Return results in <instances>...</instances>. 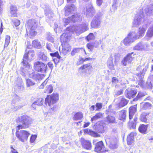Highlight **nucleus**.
I'll return each mask as SVG.
<instances>
[{"label":"nucleus","instance_id":"nucleus-9","mask_svg":"<svg viewBox=\"0 0 153 153\" xmlns=\"http://www.w3.org/2000/svg\"><path fill=\"white\" fill-rule=\"evenodd\" d=\"M34 68L38 72L44 73L46 71L47 67L44 63L38 61L34 63Z\"/></svg>","mask_w":153,"mask_h":153},{"label":"nucleus","instance_id":"nucleus-41","mask_svg":"<svg viewBox=\"0 0 153 153\" xmlns=\"http://www.w3.org/2000/svg\"><path fill=\"white\" fill-rule=\"evenodd\" d=\"M26 85L27 87H30L34 85L35 83L31 79H27L26 80Z\"/></svg>","mask_w":153,"mask_h":153},{"label":"nucleus","instance_id":"nucleus-57","mask_svg":"<svg viewBox=\"0 0 153 153\" xmlns=\"http://www.w3.org/2000/svg\"><path fill=\"white\" fill-rule=\"evenodd\" d=\"M79 48H75L71 52V54L72 56H74L75 54L79 52Z\"/></svg>","mask_w":153,"mask_h":153},{"label":"nucleus","instance_id":"nucleus-37","mask_svg":"<svg viewBox=\"0 0 153 153\" xmlns=\"http://www.w3.org/2000/svg\"><path fill=\"white\" fill-rule=\"evenodd\" d=\"M103 117V114L100 113L97 114L94 116L91 119V121L93 122V121H96L99 118H101Z\"/></svg>","mask_w":153,"mask_h":153},{"label":"nucleus","instance_id":"nucleus-36","mask_svg":"<svg viewBox=\"0 0 153 153\" xmlns=\"http://www.w3.org/2000/svg\"><path fill=\"white\" fill-rule=\"evenodd\" d=\"M109 146L110 148L112 149H114L116 148L117 147V145L116 140H111L110 142Z\"/></svg>","mask_w":153,"mask_h":153},{"label":"nucleus","instance_id":"nucleus-50","mask_svg":"<svg viewBox=\"0 0 153 153\" xmlns=\"http://www.w3.org/2000/svg\"><path fill=\"white\" fill-rule=\"evenodd\" d=\"M143 96V92H139L137 96V98H136L133 99V100L134 101L137 100L138 99H140Z\"/></svg>","mask_w":153,"mask_h":153},{"label":"nucleus","instance_id":"nucleus-27","mask_svg":"<svg viewBox=\"0 0 153 153\" xmlns=\"http://www.w3.org/2000/svg\"><path fill=\"white\" fill-rule=\"evenodd\" d=\"M83 117L82 113V112L79 111L75 114L73 117V119L74 120L77 121L82 119Z\"/></svg>","mask_w":153,"mask_h":153},{"label":"nucleus","instance_id":"nucleus-30","mask_svg":"<svg viewBox=\"0 0 153 153\" xmlns=\"http://www.w3.org/2000/svg\"><path fill=\"white\" fill-rule=\"evenodd\" d=\"M106 122L109 123H117L115 117L110 115H108L106 117Z\"/></svg>","mask_w":153,"mask_h":153},{"label":"nucleus","instance_id":"nucleus-3","mask_svg":"<svg viewBox=\"0 0 153 153\" xmlns=\"http://www.w3.org/2000/svg\"><path fill=\"white\" fill-rule=\"evenodd\" d=\"M34 55V52L33 50L29 51L27 52L26 51L23 58V61L21 63L24 67L26 68L28 66L29 67L28 61H30L33 59Z\"/></svg>","mask_w":153,"mask_h":153},{"label":"nucleus","instance_id":"nucleus-5","mask_svg":"<svg viewBox=\"0 0 153 153\" xmlns=\"http://www.w3.org/2000/svg\"><path fill=\"white\" fill-rule=\"evenodd\" d=\"M59 99L58 94L57 93L53 94L50 96L47 95L45 100V103L46 105H48L50 107L56 103Z\"/></svg>","mask_w":153,"mask_h":153},{"label":"nucleus","instance_id":"nucleus-19","mask_svg":"<svg viewBox=\"0 0 153 153\" xmlns=\"http://www.w3.org/2000/svg\"><path fill=\"white\" fill-rule=\"evenodd\" d=\"M81 142L83 148L89 150L91 149L92 145L91 143L89 141L86 140L83 138H81Z\"/></svg>","mask_w":153,"mask_h":153},{"label":"nucleus","instance_id":"nucleus-47","mask_svg":"<svg viewBox=\"0 0 153 153\" xmlns=\"http://www.w3.org/2000/svg\"><path fill=\"white\" fill-rule=\"evenodd\" d=\"M52 108H51L49 111V112L51 114H53L54 112L56 111L57 108L56 105H53Z\"/></svg>","mask_w":153,"mask_h":153},{"label":"nucleus","instance_id":"nucleus-45","mask_svg":"<svg viewBox=\"0 0 153 153\" xmlns=\"http://www.w3.org/2000/svg\"><path fill=\"white\" fill-rule=\"evenodd\" d=\"M95 38V37L92 33H90L86 37V39L88 41L94 40Z\"/></svg>","mask_w":153,"mask_h":153},{"label":"nucleus","instance_id":"nucleus-48","mask_svg":"<svg viewBox=\"0 0 153 153\" xmlns=\"http://www.w3.org/2000/svg\"><path fill=\"white\" fill-rule=\"evenodd\" d=\"M65 45L63 47L62 49V51L61 52H60V53H62L64 55H66L68 52H69L70 51H69V49H66V47L65 46Z\"/></svg>","mask_w":153,"mask_h":153},{"label":"nucleus","instance_id":"nucleus-59","mask_svg":"<svg viewBox=\"0 0 153 153\" xmlns=\"http://www.w3.org/2000/svg\"><path fill=\"white\" fill-rule=\"evenodd\" d=\"M36 135H32L30 138V141L31 143H33L36 138Z\"/></svg>","mask_w":153,"mask_h":153},{"label":"nucleus","instance_id":"nucleus-13","mask_svg":"<svg viewBox=\"0 0 153 153\" xmlns=\"http://www.w3.org/2000/svg\"><path fill=\"white\" fill-rule=\"evenodd\" d=\"M134 54L133 52L127 54L124 58L121 61L123 65L126 66L127 64H130L134 58Z\"/></svg>","mask_w":153,"mask_h":153},{"label":"nucleus","instance_id":"nucleus-53","mask_svg":"<svg viewBox=\"0 0 153 153\" xmlns=\"http://www.w3.org/2000/svg\"><path fill=\"white\" fill-rule=\"evenodd\" d=\"M90 135L95 137H98L100 136V135L98 133H96L93 131H91L90 132Z\"/></svg>","mask_w":153,"mask_h":153},{"label":"nucleus","instance_id":"nucleus-8","mask_svg":"<svg viewBox=\"0 0 153 153\" xmlns=\"http://www.w3.org/2000/svg\"><path fill=\"white\" fill-rule=\"evenodd\" d=\"M88 24L86 23L79 25L78 26H73L72 27V30L70 31L76 32V33L80 34L88 30Z\"/></svg>","mask_w":153,"mask_h":153},{"label":"nucleus","instance_id":"nucleus-35","mask_svg":"<svg viewBox=\"0 0 153 153\" xmlns=\"http://www.w3.org/2000/svg\"><path fill=\"white\" fill-rule=\"evenodd\" d=\"M120 99L121 100L120 102L119 103V106L120 107H123L126 105L128 103L127 101L125 98L122 97H120Z\"/></svg>","mask_w":153,"mask_h":153},{"label":"nucleus","instance_id":"nucleus-42","mask_svg":"<svg viewBox=\"0 0 153 153\" xmlns=\"http://www.w3.org/2000/svg\"><path fill=\"white\" fill-rule=\"evenodd\" d=\"M32 45L35 48H39L41 47V44L38 40H34L32 42Z\"/></svg>","mask_w":153,"mask_h":153},{"label":"nucleus","instance_id":"nucleus-4","mask_svg":"<svg viewBox=\"0 0 153 153\" xmlns=\"http://www.w3.org/2000/svg\"><path fill=\"white\" fill-rule=\"evenodd\" d=\"M143 8L142 7L140 8L137 16L132 22V27H137L141 25L142 22V18L143 17Z\"/></svg>","mask_w":153,"mask_h":153},{"label":"nucleus","instance_id":"nucleus-60","mask_svg":"<svg viewBox=\"0 0 153 153\" xmlns=\"http://www.w3.org/2000/svg\"><path fill=\"white\" fill-rule=\"evenodd\" d=\"M87 47L90 51L93 50L94 47L93 45L91 43L88 44Z\"/></svg>","mask_w":153,"mask_h":153},{"label":"nucleus","instance_id":"nucleus-55","mask_svg":"<svg viewBox=\"0 0 153 153\" xmlns=\"http://www.w3.org/2000/svg\"><path fill=\"white\" fill-rule=\"evenodd\" d=\"M13 24L16 27L18 26L20 24V21L18 19H14L13 21Z\"/></svg>","mask_w":153,"mask_h":153},{"label":"nucleus","instance_id":"nucleus-12","mask_svg":"<svg viewBox=\"0 0 153 153\" xmlns=\"http://www.w3.org/2000/svg\"><path fill=\"white\" fill-rule=\"evenodd\" d=\"M94 151L98 153H104L108 151L105 149L104 143L102 141L95 144Z\"/></svg>","mask_w":153,"mask_h":153},{"label":"nucleus","instance_id":"nucleus-1","mask_svg":"<svg viewBox=\"0 0 153 153\" xmlns=\"http://www.w3.org/2000/svg\"><path fill=\"white\" fill-rule=\"evenodd\" d=\"M37 22L36 20L31 19L29 20L26 27L27 35L30 38H32L35 36L36 32L35 31L37 27Z\"/></svg>","mask_w":153,"mask_h":153},{"label":"nucleus","instance_id":"nucleus-34","mask_svg":"<svg viewBox=\"0 0 153 153\" xmlns=\"http://www.w3.org/2000/svg\"><path fill=\"white\" fill-rule=\"evenodd\" d=\"M143 49V42L138 43L134 48L136 50H142Z\"/></svg>","mask_w":153,"mask_h":153},{"label":"nucleus","instance_id":"nucleus-58","mask_svg":"<svg viewBox=\"0 0 153 153\" xmlns=\"http://www.w3.org/2000/svg\"><path fill=\"white\" fill-rule=\"evenodd\" d=\"M138 130L140 133H143V124H141L139 126Z\"/></svg>","mask_w":153,"mask_h":153},{"label":"nucleus","instance_id":"nucleus-23","mask_svg":"<svg viewBox=\"0 0 153 153\" xmlns=\"http://www.w3.org/2000/svg\"><path fill=\"white\" fill-rule=\"evenodd\" d=\"M10 16L13 17L16 16L17 11V7L16 6L11 5L10 7Z\"/></svg>","mask_w":153,"mask_h":153},{"label":"nucleus","instance_id":"nucleus-44","mask_svg":"<svg viewBox=\"0 0 153 153\" xmlns=\"http://www.w3.org/2000/svg\"><path fill=\"white\" fill-rule=\"evenodd\" d=\"M111 55L113 56V58L114 59L115 62L118 61L120 59V55L119 53H115L113 54H111L110 56Z\"/></svg>","mask_w":153,"mask_h":153},{"label":"nucleus","instance_id":"nucleus-31","mask_svg":"<svg viewBox=\"0 0 153 153\" xmlns=\"http://www.w3.org/2000/svg\"><path fill=\"white\" fill-rule=\"evenodd\" d=\"M53 86L51 85H47L46 87V88L44 91L43 92L47 94H50L51 93L53 92Z\"/></svg>","mask_w":153,"mask_h":153},{"label":"nucleus","instance_id":"nucleus-24","mask_svg":"<svg viewBox=\"0 0 153 153\" xmlns=\"http://www.w3.org/2000/svg\"><path fill=\"white\" fill-rule=\"evenodd\" d=\"M145 13L148 16L153 15V5L150 4L145 8Z\"/></svg>","mask_w":153,"mask_h":153},{"label":"nucleus","instance_id":"nucleus-61","mask_svg":"<svg viewBox=\"0 0 153 153\" xmlns=\"http://www.w3.org/2000/svg\"><path fill=\"white\" fill-rule=\"evenodd\" d=\"M52 46V45L51 44H47L46 45V48H47L49 51H52V50L51 49V47Z\"/></svg>","mask_w":153,"mask_h":153},{"label":"nucleus","instance_id":"nucleus-46","mask_svg":"<svg viewBox=\"0 0 153 153\" xmlns=\"http://www.w3.org/2000/svg\"><path fill=\"white\" fill-rule=\"evenodd\" d=\"M36 105L38 106L42 105L44 101L43 99L41 98H39L35 101Z\"/></svg>","mask_w":153,"mask_h":153},{"label":"nucleus","instance_id":"nucleus-29","mask_svg":"<svg viewBox=\"0 0 153 153\" xmlns=\"http://www.w3.org/2000/svg\"><path fill=\"white\" fill-rule=\"evenodd\" d=\"M38 58L39 60L46 61L47 59V57L43 52L40 51L38 53Z\"/></svg>","mask_w":153,"mask_h":153},{"label":"nucleus","instance_id":"nucleus-33","mask_svg":"<svg viewBox=\"0 0 153 153\" xmlns=\"http://www.w3.org/2000/svg\"><path fill=\"white\" fill-rule=\"evenodd\" d=\"M45 14L48 18L50 19L53 16V13L49 8L46 9L45 10Z\"/></svg>","mask_w":153,"mask_h":153},{"label":"nucleus","instance_id":"nucleus-49","mask_svg":"<svg viewBox=\"0 0 153 153\" xmlns=\"http://www.w3.org/2000/svg\"><path fill=\"white\" fill-rule=\"evenodd\" d=\"M102 104L101 103H97L96 104L95 111H99L102 108Z\"/></svg>","mask_w":153,"mask_h":153},{"label":"nucleus","instance_id":"nucleus-20","mask_svg":"<svg viewBox=\"0 0 153 153\" xmlns=\"http://www.w3.org/2000/svg\"><path fill=\"white\" fill-rule=\"evenodd\" d=\"M69 36V35H68L66 34V33H64L61 36L60 40L61 42L63 40V42H64L65 40L66 42L64 43V44H62V46L63 47L65 45H66L65 46L66 47V49H68V48H69L68 49H69V51H70L71 50L70 46L67 43H66L67 41L66 40V39H68V37Z\"/></svg>","mask_w":153,"mask_h":153},{"label":"nucleus","instance_id":"nucleus-40","mask_svg":"<svg viewBox=\"0 0 153 153\" xmlns=\"http://www.w3.org/2000/svg\"><path fill=\"white\" fill-rule=\"evenodd\" d=\"M140 111L141 113L140 115V119L142 121H143V103L142 102L140 103Z\"/></svg>","mask_w":153,"mask_h":153},{"label":"nucleus","instance_id":"nucleus-25","mask_svg":"<svg viewBox=\"0 0 153 153\" xmlns=\"http://www.w3.org/2000/svg\"><path fill=\"white\" fill-rule=\"evenodd\" d=\"M136 105L131 106L129 108V118L130 119L132 118L134 114L136 111Z\"/></svg>","mask_w":153,"mask_h":153},{"label":"nucleus","instance_id":"nucleus-7","mask_svg":"<svg viewBox=\"0 0 153 153\" xmlns=\"http://www.w3.org/2000/svg\"><path fill=\"white\" fill-rule=\"evenodd\" d=\"M103 14L102 13L98 12L97 15L93 18L91 22V26L92 28H98L100 26L101 17Z\"/></svg>","mask_w":153,"mask_h":153},{"label":"nucleus","instance_id":"nucleus-39","mask_svg":"<svg viewBox=\"0 0 153 153\" xmlns=\"http://www.w3.org/2000/svg\"><path fill=\"white\" fill-rule=\"evenodd\" d=\"M139 77L140 79L139 80L138 84L142 88H143V75L142 73L139 75Z\"/></svg>","mask_w":153,"mask_h":153},{"label":"nucleus","instance_id":"nucleus-11","mask_svg":"<svg viewBox=\"0 0 153 153\" xmlns=\"http://www.w3.org/2000/svg\"><path fill=\"white\" fill-rule=\"evenodd\" d=\"M81 17L79 14H76L72 16L71 17H68L63 19V22L65 23V25H67L70 22H75L76 21H79L81 20Z\"/></svg>","mask_w":153,"mask_h":153},{"label":"nucleus","instance_id":"nucleus-10","mask_svg":"<svg viewBox=\"0 0 153 153\" xmlns=\"http://www.w3.org/2000/svg\"><path fill=\"white\" fill-rule=\"evenodd\" d=\"M16 130V136L22 142H24L25 141L27 140L30 134L26 131L24 130H20L19 133V134L18 131L19 130L17 128Z\"/></svg>","mask_w":153,"mask_h":153},{"label":"nucleus","instance_id":"nucleus-32","mask_svg":"<svg viewBox=\"0 0 153 153\" xmlns=\"http://www.w3.org/2000/svg\"><path fill=\"white\" fill-rule=\"evenodd\" d=\"M92 67V66L91 65V64L88 63L82 66L79 69L85 70L86 71L88 70L89 71L91 70Z\"/></svg>","mask_w":153,"mask_h":153},{"label":"nucleus","instance_id":"nucleus-18","mask_svg":"<svg viewBox=\"0 0 153 153\" xmlns=\"http://www.w3.org/2000/svg\"><path fill=\"white\" fill-rule=\"evenodd\" d=\"M95 13V10L91 4H89L86 8V12L87 16L90 17H93Z\"/></svg>","mask_w":153,"mask_h":153},{"label":"nucleus","instance_id":"nucleus-43","mask_svg":"<svg viewBox=\"0 0 153 153\" xmlns=\"http://www.w3.org/2000/svg\"><path fill=\"white\" fill-rule=\"evenodd\" d=\"M10 37L9 36L7 35L5 37L4 47H7L9 45L10 40Z\"/></svg>","mask_w":153,"mask_h":153},{"label":"nucleus","instance_id":"nucleus-63","mask_svg":"<svg viewBox=\"0 0 153 153\" xmlns=\"http://www.w3.org/2000/svg\"><path fill=\"white\" fill-rule=\"evenodd\" d=\"M49 68L51 70L53 69V64L51 62H49L47 64Z\"/></svg>","mask_w":153,"mask_h":153},{"label":"nucleus","instance_id":"nucleus-51","mask_svg":"<svg viewBox=\"0 0 153 153\" xmlns=\"http://www.w3.org/2000/svg\"><path fill=\"white\" fill-rule=\"evenodd\" d=\"M50 55L52 57H56L59 59L61 58L58 52H56L54 53H50Z\"/></svg>","mask_w":153,"mask_h":153},{"label":"nucleus","instance_id":"nucleus-6","mask_svg":"<svg viewBox=\"0 0 153 153\" xmlns=\"http://www.w3.org/2000/svg\"><path fill=\"white\" fill-rule=\"evenodd\" d=\"M143 33V26L142 25L138 29V36L137 35L135 32L131 31L129 33L127 36L133 42L136 39L139 38L141 36Z\"/></svg>","mask_w":153,"mask_h":153},{"label":"nucleus","instance_id":"nucleus-38","mask_svg":"<svg viewBox=\"0 0 153 153\" xmlns=\"http://www.w3.org/2000/svg\"><path fill=\"white\" fill-rule=\"evenodd\" d=\"M123 42L125 45L128 46L130 45L131 43L133 42L127 36L123 40Z\"/></svg>","mask_w":153,"mask_h":153},{"label":"nucleus","instance_id":"nucleus-62","mask_svg":"<svg viewBox=\"0 0 153 153\" xmlns=\"http://www.w3.org/2000/svg\"><path fill=\"white\" fill-rule=\"evenodd\" d=\"M47 39L49 41L51 42H53V38L51 35H49L47 37Z\"/></svg>","mask_w":153,"mask_h":153},{"label":"nucleus","instance_id":"nucleus-54","mask_svg":"<svg viewBox=\"0 0 153 153\" xmlns=\"http://www.w3.org/2000/svg\"><path fill=\"white\" fill-rule=\"evenodd\" d=\"M152 105L149 103L145 102H144V109L150 108Z\"/></svg>","mask_w":153,"mask_h":153},{"label":"nucleus","instance_id":"nucleus-2","mask_svg":"<svg viewBox=\"0 0 153 153\" xmlns=\"http://www.w3.org/2000/svg\"><path fill=\"white\" fill-rule=\"evenodd\" d=\"M16 121L17 123H20L22 124L17 126L18 129L19 130L28 128L31 124V119L28 116L24 115L18 117Z\"/></svg>","mask_w":153,"mask_h":153},{"label":"nucleus","instance_id":"nucleus-17","mask_svg":"<svg viewBox=\"0 0 153 153\" xmlns=\"http://www.w3.org/2000/svg\"><path fill=\"white\" fill-rule=\"evenodd\" d=\"M29 76L30 78H32L36 81L41 80L45 76L43 74L35 73L34 72H32L31 73L29 74Z\"/></svg>","mask_w":153,"mask_h":153},{"label":"nucleus","instance_id":"nucleus-22","mask_svg":"<svg viewBox=\"0 0 153 153\" xmlns=\"http://www.w3.org/2000/svg\"><path fill=\"white\" fill-rule=\"evenodd\" d=\"M152 36H153V25L148 30L145 38L146 40H149Z\"/></svg>","mask_w":153,"mask_h":153},{"label":"nucleus","instance_id":"nucleus-56","mask_svg":"<svg viewBox=\"0 0 153 153\" xmlns=\"http://www.w3.org/2000/svg\"><path fill=\"white\" fill-rule=\"evenodd\" d=\"M131 129H135L136 128V123H129L128 124Z\"/></svg>","mask_w":153,"mask_h":153},{"label":"nucleus","instance_id":"nucleus-14","mask_svg":"<svg viewBox=\"0 0 153 153\" xmlns=\"http://www.w3.org/2000/svg\"><path fill=\"white\" fill-rule=\"evenodd\" d=\"M65 14V16H68L71 13H73L76 11V8L74 4L68 5L64 8Z\"/></svg>","mask_w":153,"mask_h":153},{"label":"nucleus","instance_id":"nucleus-52","mask_svg":"<svg viewBox=\"0 0 153 153\" xmlns=\"http://www.w3.org/2000/svg\"><path fill=\"white\" fill-rule=\"evenodd\" d=\"M16 88H17L19 90H22L24 88L22 83L21 82H20L19 84L17 85L16 86Z\"/></svg>","mask_w":153,"mask_h":153},{"label":"nucleus","instance_id":"nucleus-16","mask_svg":"<svg viewBox=\"0 0 153 153\" xmlns=\"http://www.w3.org/2000/svg\"><path fill=\"white\" fill-rule=\"evenodd\" d=\"M105 124L102 122H98L94 125L95 130L99 133H102L104 131Z\"/></svg>","mask_w":153,"mask_h":153},{"label":"nucleus","instance_id":"nucleus-26","mask_svg":"<svg viewBox=\"0 0 153 153\" xmlns=\"http://www.w3.org/2000/svg\"><path fill=\"white\" fill-rule=\"evenodd\" d=\"M118 119L121 120H125L126 117V111L123 110L118 112Z\"/></svg>","mask_w":153,"mask_h":153},{"label":"nucleus","instance_id":"nucleus-15","mask_svg":"<svg viewBox=\"0 0 153 153\" xmlns=\"http://www.w3.org/2000/svg\"><path fill=\"white\" fill-rule=\"evenodd\" d=\"M125 93L126 97L131 99L135 96L137 92L136 90L130 89L126 90Z\"/></svg>","mask_w":153,"mask_h":153},{"label":"nucleus","instance_id":"nucleus-64","mask_svg":"<svg viewBox=\"0 0 153 153\" xmlns=\"http://www.w3.org/2000/svg\"><path fill=\"white\" fill-rule=\"evenodd\" d=\"M112 81L113 84H116L118 82V80L116 77H113L112 79Z\"/></svg>","mask_w":153,"mask_h":153},{"label":"nucleus","instance_id":"nucleus-21","mask_svg":"<svg viewBox=\"0 0 153 153\" xmlns=\"http://www.w3.org/2000/svg\"><path fill=\"white\" fill-rule=\"evenodd\" d=\"M136 134L135 132H133L128 135L127 138V141L128 145H131L134 141V137Z\"/></svg>","mask_w":153,"mask_h":153},{"label":"nucleus","instance_id":"nucleus-28","mask_svg":"<svg viewBox=\"0 0 153 153\" xmlns=\"http://www.w3.org/2000/svg\"><path fill=\"white\" fill-rule=\"evenodd\" d=\"M113 56L111 55L109 58L107 62L108 67L111 70L114 69V65L113 62Z\"/></svg>","mask_w":153,"mask_h":153}]
</instances>
